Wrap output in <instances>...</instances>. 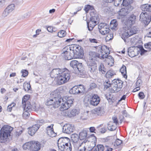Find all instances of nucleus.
<instances>
[{
  "instance_id": "1",
  "label": "nucleus",
  "mask_w": 151,
  "mask_h": 151,
  "mask_svg": "<svg viewBox=\"0 0 151 151\" xmlns=\"http://www.w3.org/2000/svg\"><path fill=\"white\" fill-rule=\"evenodd\" d=\"M52 78H55L57 83L61 85L65 83L70 79V72L66 68L53 69L50 73Z\"/></svg>"
},
{
  "instance_id": "2",
  "label": "nucleus",
  "mask_w": 151,
  "mask_h": 151,
  "mask_svg": "<svg viewBox=\"0 0 151 151\" xmlns=\"http://www.w3.org/2000/svg\"><path fill=\"white\" fill-rule=\"evenodd\" d=\"M74 99L70 97H66L63 99H49L47 100L46 104L47 105H54L55 108H57L61 105L60 109L61 111L67 109L73 104Z\"/></svg>"
},
{
  "instance_id": "3",
  "label": "nucleus",
  "mask_w": 151,
  "mask_h": 151,
  "mask_svg": "<svg viewBox=\"0 0 151 151\" xmlns=\"http://www.w3.org/2000/svg\"><path fill=\"white\" fill-rule=\"evenodd\" d=\"M137 29L135 27L131 28L130 26L127 24L124 25L120 29V34L122 38L125 41V38H127L132 35L137 33Z\"/></svg>"
},
{
  "instance_id": "4",
  "label": "nucleus",
  "mask_w": 151,
  "mask_h": 151,
  "mask_svg": "<svg viewBox=\"0 0 151 151\" xmlns=\"http://www.w3.org/2000/svg\"><path fill=\"white\" fill-rule=\"evenodd\" d=\"M13 128L10 126L4 125L1 128L0 132V142H3L6 141Z\"/></svg>"
},
{
  "instance_id": "5",
  "label": "nucleus",
  "mask_w": 151,
  "mask_h": 151,
  "mask_svg": "<svg viewBox=\"0 0 151 151\" xmlns=\"http://www.w3.org/2000/svg\"><path fill=\"white\" fill-rule=\"evenodd\" d=\"M89 55V59L87 64L89 66V70L91 72H93L96 69V65L95 60L97 55L95 52H90Z\"/></svg>"
},
{
  "instance_id": "6",
  "label": "nucleus",
  "mask_w": 151,
  "mask_h": 151,
  "mask_svg": "<svg viewBox=\"0 0 151 151\" xmlns=\"http://www.w3.org/2000/svg\"><path fill=\"white\" fill-rule=\"evenodd\" d=\"M96 50L98 52L99 56L103 59H104V57L110 53L109 48L105 45H99L96 47Z\"/></svg>"
},
{
  "instance_id": "7",
  "label": "nucleus",
  "mask_w": 151,
  "mask_h": 151,
  "mask_svg": "<svg viewBox=\"0 0 151 151\" xmlns=\"http://www.w3.org/2000/svg\"><path fill=\"white\" fill-rule=\"evenodd\" d=\"M79 46L76 45L67 46L63 49V52L62 53V55L65 58V55H66V54H68L69 51H71L72 53H74L79 51Z\"/></svg>"
},
{
  "instance_id": "8",
  "label": "nucleus",
  "mask_w": 151,
  "mask_h": 151,
  "mask_svg": "<svg viewBox=\"0 0 151 151\" xmlns=\"http://www.w3.org/2000/svg\"><path fill=\"white\" fill-rule=\"evenodd\" d=\"M91 143L87 139H86L83 142L79 143L78 147L76 148L78 149V151H85L86 149L87 150H89L92 148V147H91Z\"/></svg>"
},
{
  "instance_id": "9",
  "label": "nucleus",
  "mask_w": 151,
  "mask_h": 151,
  "mask_svg": "<svg viewBox=\"0 0 151 151\" xmlns=\"http://www.w3.org/2000/svg\"><path fill=\"white\" fill-rule=\"evenodd\" d=\"M99 19L96 15L92 16L88 22H87L88 27L89 31L92 30L94 27L99 23Z\"/></svg>"
},
{
  "instance_id": "10",
  "label": "nucleus",
  "mask_w": 151,
  "mask_h": 151,
  "mask_svg": "<svg viewBox=\"0 0 151 151\" xmlns=\"http://www.w3.org/2000/svg\"><path fill=\"white\" fill-rule=\"evenodd\" d=\"M66 109L63 110L62 114L64 116L71 117L76 116L79 113V110L77 109H73L70 111L66 110Z\"/></svg>"
},
{
  "instance_id": "11",
  "label": "nucleus",
  "mask_w": 151,
  "mask_h": 151,
  "mask_svg": "<svg viewBox=\"0 0 151 151\" xmlns=\"http://www.w3.org/2000/svg\"><path fill=\"white\" fill-rule=\"evenodd\" d=\"M114 85L112 88V92L117 93L119 91L122 87V81L120 80H114Z\"/></svg>"
},
{
  "instance_id": "12",
  "label": "nucleus",
  "mask_w": 151,
  "mask_h": 151,
  "mask_svg": "<svg viewBox=\"0 0 151 151\" xmlns=\"http://www.w3.org/2000/svg\"><path fill=\"white\" fill-rule=\"evenodd\" d=\"M139 20L145 24H148L151 20V15L146 12L142 13L140 15Z\"/></svg>"
},
{
  "instance_id": "13",
  "label": "nucleus",
  "mask_w": 151,
  "mask_h": 151,
  "mask_svg": "<svg viewBox=\"0 0 151 151\" xmlns=\"http://www.w3.org/2000/svg\"><path fill=\"white\" fill-rule=\"evenodd\" d=\"M37 123L28 128V133L31 136L33 135L39 128L40 126L42 125V122L40 120L37 121Z\"/></svg>"
},
{
  "instance_id": "14",
  "label": "nucleus",
  "mask_w": 151,
  "mask_h": 151,
  "mask_svg": "<svg viewBox=\"0 0 151 151\" xmlns=\"http://www.w3.org/2000/svg\"><path fill=\"white\" fill-rule=\"evenodd\" d=\"M70 142V139L67 137H61L60 138L58 141V147L60 150L62 149V147L65 145H68Z\"/></svg>"
},
{
  "instance_id": "15",
  "label": "nucleus",
  "mask_w": 151,
  "mask_h": 151,
  "mask_svg": "<svg viewBox=\"0 0 151 151\" xmlns=\"http://www.w3.org/2000/svg\"><path fill=\"white\" fill-rule=\"evenodd\" d=\"M70 54L69 55H65L64 59L66 60H70L73 58H81L83 57V55L82 53H81L79 51L78 52L72 53L70 52Z\"/></svg>"
},
{
  "instance_id": "16",
  "label": "nucleus",
  "mask_w": 151,
  "mask_h": 151,
  "mask_svg": "<svg viewBox=\"0 0 151 151\" xmlns=\"http://www.w3.org/2000/svg\"><path fill=\"white\" fill-rule=\"evenodd\" d=\"M74 130V125L69 124L65 125L63 128V132L67 134L73 132Z\"/></svg>"
},
{
  "instance_id": "17",
  "label": "nucleus",
  "mask_w": 151,
  "mask_h": 151,
  "mask_svg": "<svg viewBox=\"0 0 151 151\" xmlns=\"http://www.w3.org/2000/svg\"><path fill=\"white\" fill-rule=\"evenodd\" d=\"M54 124H51L50 125L47 126L46 130L47 135L51 137H54L56 136L57 134L54 131L53 126Z\"/></svg>"
},
{
  "instance_id": "18",
  "label": "nucleus",
  "mask_w": 151,
  "mask_h": 151,
  "mask_svg": "<svg viewBox=\"0 0 151 151\" xmlns=\"http://www.w3.org/2000/svg\"><path fill=\"white\" fill-rule=\"evenodd\" d=\"M82 90H80V88L78 86H75L71 89L69 91V93L71 94H77L80 93L84 90L83 86H81Z\"/></svg>"
},
{
  "instance_id": "19",
  "label": "nucleus",
  "mask_w": 151,
  "mask_h": 151,
  "mask_svg": "<svg viewBox=\"0 0 151 151\" xmlns=\"http://www.w3.org/2000/svg\"><path fill=\"white\" fill-rule=\"evenodd\" d=\"M100 101L99 96L97 95L94 94L91 98L90 105L96 106L99 104Z\"/></svg>"
},
{
  "instance_id": "20",
  "label": "nucleus",
  "mask_w": 151,
  "mask_h": 151,
  "mask_svg": "<svg viewBox=\"0 0 151 151\" xmlns=\"http://www.w3.org/2000/svg\"><path fill=\"white\" fill-rule=\"evenodd\" d=\"M93 150L96 151H104V150L105 151H112V149L109 148L108 146H105L104 147L102 145H97V147H93Z\"/></svg>"
},
{
  "instance_id": "21",
  "label": "nucleus",
  "mask_w": 151,
  "mask_h": 151,
  "mask_svg": "<svg viewBox=\"0 0 151 151\" xmlns=\"http://www.w3.org/2000/svg\"><path fill=\"white\" fill-rule=\"evenodd\" d=\"M61 88H59L52 92L50 93L51 97L53 99L58 98L59 99H62L60 95V91H61Z\"/></svg>"
},
{
  "instance_id": "22",
  "label": "nucleus",
  "mask_w": 151,
  "mask_h": 151,
  "mask_svg": "<svg viewBox=\"0 0 151 151\" xmlns=\"http://www.w3.org/2000/svg\"><path fill=\"white\" fill-rule=\"evenodd\" d=\"M137 50L134 47H129L128 49V52L129 56L131 57L136 56L137 53Z\"/></svg>"
},
{
  "instance_id": "23",
  "label": "nucleus",
  "mask_w": 151,
  "mask_h": 151,
  "mask_svg": "<svg viewBox=\"0 0 151 151\" xmlns=\"http://www.w3.org/2000/svg\"><path fill=\"white\" fill-rule=\"evenodd\" d=\"M104 62L106 64L110 66H112L113 65L114 63V59L113 58L110 56L108 55L104 57Z\"/></svg>"
},
{
  "instance_id": "24",
  "label": "nucleus",
  "mask_w": 151,
  "mask_h": 151,
  "mask_svg": "<svg viewBox=\"0 0 151 151\" xmlns=\"http://www.w3.org/2000/svg\"><path fill=\"white\" fill-rule=\"evenodd\" d=\"M71 138L72 140L75 143L74 147L76 148L78 147L79 143L77 142L78 140L79 136L76 134H73L71 136Z\"/></svg>"
},
{
  "instance_id": "25",
  "label": "nucleus",
  "mask_w": 151,
  "mask_h": 151,
  "mask_svg": "<svg viewBox=\"0 0 151 151\" xmlns=\"http://www.w3.org/2000/svg\"><path fill=\"white\" fill-rule=\"evenodd\" d=\"M92 112L95 114L99 116H101L104 113V109L100 107L92 110Z\"/></svg>"
},
{
  "instance_id": "26",
  "label": "nucleus",
  "mask_w": 151,
  "mask_h": 151,
  "mask_svg": "<svg viewBox=\"0 0 151 151\" xmlns=\"http://www.w3.org/2000/svg\"><path fill=\"white\" fill-rule=\"evenodd\" d=\"M118 23L116 19L112 20L110 24V28L113 31H116L117 29Z\"/></svg>"
},
{
  "instance_id": "27",
  "label": "nucleus",
  "mask_w": 151,
  "mask_h": 151,
  "mask_svg": "<svg viewBox=\"0 0 151 151\" xmlns=\"http://www.w3.org/2000/svg\"><path fill=\"white\" fill-rule=\"evenodd\" d=\"M22 106L24 108V111H30L32 110L31 106L29 102H22Z\"/></svg>"
},
{
  "instance_id": "28",
  "label": "nucleus",
  "mask_w": 151,
  "mask_h": 151,
  "mask_svg": "<svg viewBox=\"0 0 151 151\" xmlns=\"http://www.w3.org/2000/svg\"><path fill=\"white\" fill-rule=\"evenodd\" d=\"M136 19V17L134 14L132 15L128 19L127 23V25L131 27L135 22Z\"/></svg>"
},
{
  "instance_id": "29",
  "label": "nucleus",
  "mask_w": 151,
  "mask_h": 151,
  "mask_svg": "<svg viewBox=\"0 0 151 151\" xmlns=\"http://www.w3.org/2000/svg\"><path fill=\"white\" fill-rule=\"evenodd\" d=\"M32 149L34 151H37L41 148V144L38 142L32 141Z\"/></svg>"
},
{
  "instance_id": "30",
  "label": "nucleus",
  "mask_w": 151,
  "mask_h": 151,
  "mask_svg": "<svg viewBox=\"0 0 151 151\" xmlns=\"http://www.w3.org/2000/svg\"><path fill=\"white\" fill-rule=\"evenodd\" d=\"M79 137L81 140H84L87 139V135L86 131L83 130L81 131L79 134Z\"/></svg>"
},
{
  "instance_id": "31",
  "label": "nucleus",
  "mask_w": 151,
  "mask_h": 151,
  "mask_svg": "<svg viewBox=\"0 0 151 151\" xmlns=\"http://www.w3.org/2000/svg\"><path fill=\"white\" fill-rule=\"evenodd\" d=\"M116 126L117 125L114 123L112 122H110L108 123L107 128L108 130L112 131L116 129Z\"/></svg>"
},
{
  "instance_id": "32",
  "label": "nucleus",
  "mask_w": 151,
  "mask_h": 151,
  "mask_svg": "<svg viewBox=\"0 0 151 151\" xmlns=\"http://www.w3.org/2000/svg\"><path fill=\"white\" fill-rule=\"evenodd\" d=\"M72 150V146L70 142L68 145H65L62 147V149H61L60 151H71Z\"/></svg>"
},
{
  "instance_id": "33",
  "label": "nucleus",
  "mask_w": 151,
  "mask_h": 151,
  "mask_svg": "<svg viewBox=\"0 0 151 151\" xmlns=\"http://www.w3.org/2000/svg\"><path fill=\"white\" fill-rule=\"evenodd\" d=\"M142 9L144 11L151 12V5L148 4H143L142 6Z\"/></svg>"
},
{
  "instance_id": "34",
  "label": "nucleus",
  "mask_w": 151,
  "mask_h": 151,
  "mask_svg": "<svg viewBox=\"0 0 151 151\" xmlns=\"http://www.w3.org/2000/svg\"><path fill=\"white\" fill-rule=\"evenodd\" d=\"M32 141L26 143L23 145V148L25 150L32 149Z\"/></svg>"
},
{
  "instance_id": "35",
  "label": "nucleus",
  "mask_w": 151,
  "mask_h": 151,
  "mask_svg": "<svg viewBox=\"0 0 151 151\" xmlns=\"http://www.w3.org/2000/svg\"><path fill=\"white\" fill-rule=\"evenodd\" d=\"M78 73V72L80 73H83V68L81 63H78L77 64L76 69H74Z\"/></svg>"
},
{
  "instance_id": "36",
  "label": "nucleus",
  "mask_w": 151,
  "mask_h": 151,
  "mask_svg": "<svg viewBox=\"0 0 151 151\" xmlns=\"http://www.w3.org/2000/svg\"><path fill=\"white\" fill-rule=\"evenodd\" d=\"M116 75L115 72L112 70L108 71L106 73V77L107 78H110Z\"/></svg>"
},
{
  "instance_id": "37",
  "label": "nucleus",
  "mask_w": 151,
  "mask_h": 151,
  "mask_svg": "<svg viewBox=\"0 0 151 151\" xmlns=\"http://www.w3.org/2000/svg\"><path fill=\"white\" fill-rule=\"evenodd\" d=\"M23 86L24 89L25 91H28L31 88L30 83L27 82L24 83Z\"/></svg>"
},
{
  "instance_id": "38",
  "label": "nucleus",
  "mask_w": 151,
  "mask_h": 151,
  "mask_svg": "<svg viewBox=\"0 0 151 151\" xmlns=\"http://www.w3.org/2000/svg\"><path fill=\"white\" fill-rule=\"evenodd\" d=\"M110 29L108 27L103 28L99 30L100 33L102 35H104L109 33Z\"/></svg>"
},
{
  "instance_id": "39",
  "label": "nucleus",
  "mask_w": 151,
  "mask_h": 151,
  "mask_svg": "<svg viewBox=\"0 0 151 151\" xmlns=\"http://www.w3.org/2000/svg\"><path fill=\"white\" fill-rule=\"evenodd\" d=\"M99 70L103 74H104L106 72V70L103 64H101L99 67Z\"/></svg>"
},
{
  "instance_id": "40",
  "label": "nucleus",
  "mask_w": 151,
  "mask_h": 151,
  "mask_svg": "<svg viewBox=\"0 0 151 151\" xmlns=\"http://www.w3.org/2000/svg\"><path fill=\"white\" fill-rule=\"evenodd\" d=\"M120 71L122 75L124 76H126L127 73L126 68L124 65H122V66L121 67L120 70Z\"/></svg>"
},
{
  "instance_id": "41",
  "label": "nucleus",
  "mask_w": 151,
  "mask_h": 151,
  "mask_svg": "<svg viewBox=\"0 0 151 151\" xmlns=\"http://www.w3.org/2000/svg\"><path fill=\"white\" fill-rule=\"evenodd\" d=\"M78 63V62L77 61L73 60L70 62V64L71 67H72L74 69H75Z\"/></svg>"
},
{
  "instance_id": "42",
  "label": "nucleus",
  "mask_w": 151,
  "mask_h": 151,
  "mask_svg": "<svg viewBox=\"0 0 151 151\" xmlns=\"http://www.w3.org/2000/svg\"><path fill=\"white\" fill-rule=\"evenodd\" d=\"M14 4H11L7 6L6 9L10 13H11L14 9Z\"/></svg>"
},
{
  "instance_id": "43",
  "label": "nucleus",
  "mask_w": 151,
  "mask_h": 151,
  "mask_svg": "<svg viewBox=\"0 0 151 151\" xmlns=\"http://www.w3.org/2000/svg\"><path fill=\"white\" fill-rule=\"evenodd\" d=\"M108 27V26L105 23H101L98 25V28L99 30L103 28Z\"/></svg>"
},
{
  "instance_id": "44",
  "label": "nucleus",
  "mask_w": 151,
  "mask_h": 151,
  "mask_svg": "<svg viewBox=\"0 0 151 151\" xmlns=\"http://www.w3.org/2000/svg\"><path fill=\"white\" fill-rule=\"evenodd\" d=\"M107 34V36L106 37V41H109L113 38V33L109 32Z\"/></svg>"
},
{
  "instance_id": "45",
  "label": "nucleus",
  "mask_w": 151,
  "mask_h": 151,
  "mask_svg": "<svg viewBox=\"0 0 151 151\" xmlns=\"http://www.w3.org/2000/svg\"><path fill=\"white\" fill-rule=\"evenodd\" d=\"M89 111H87L86 112H85L83 113V115L81 116V119L83 120H86L87 119L88 117V113Z\"/></svg>"
},
{
  "instance_id": "46",
  "label": "nucleus",
  "mask_w": 151,
  "mask_h": 151,
  "mask_svg": "<svg viewBox=\"0 0 151 151\" xmlns=\"http://www.w3.org/2000/svg\"><path fill=\"white\" fill-rule=\"evenodd\" d=\"M66 35L65 32L64 30H61L58 33V36L60 37H62Z\"/></svg>"
},
{
  "instance_id": "47",
  "label": "nucleus",
  "mask_w": 151,
  "mask_h": 151,
  "mask_svg": "<svg viewBox=\"0 0 151 151\" xmlns=\"http://www.w3.org/2000/svg\"><path fill=\"white\" fill-rule=\"evenodd\" d=\"M92 97L90 96V97L89 96H86L85 97L84 99V102L85 104H90V100L91 98Z\"/></svg>"
},
{
  "instance_id": "48",
  "label": "nucleus",
  "mask_w": 151,
  "mask_h": 151,
  "mask_svg": "<svg viewBox=\"0 0 151 151\" xmlns=\"http://www.w3.org/2000/svg\"><path fill=\"white\" fill-rule=\"evenodd\" d=\"M93 9L92 6L87 5L85 6L84 10L86 13H88L89 10H92Z\"/></svg>"
},
{
  "instance_id": "49",
  "label": "nucleus",
  "mask_w": 151,
  "mask_h": 151,
  "mask_svg": "<svg viewBox=\"0 0 151 151\" xmlns=\"http://www.w3.org/2000/svg\"><path fill=\"white\" fill-rule=\"evenodd\" d=\"M10 13L9 12L5 9L2 13V16L4 18H6L8 16Z\"/></svg>"
},
{
  "instance_id": "50",
  "label": "nucleus",
  "mask_w": 151,
  "mask_h": 151,
  "mask_svg": "<svg viewBox=\"0 0 151 151\" xmlns=\"http://www.w3.org/2000/svg\"><path fill=\"white\" fill-rule=\"evenodd\" d=\"M29 111H24L23 114V117L24 119H27L29 116L30 114Z\"/></svg>"
},
{
  "instance_id": "51",
  "label": "nucleus",
  "mask_w": 151,
  "mask_h": 151,
  "mask_svg": "<svg viewBox=\"0 0 151 151\" xmlns=\"http://www.w3.org/2000/svg\"><path fill=\"white\" fill-rule=\"evenodd\" d=\"M30 97V96L29 95H26L24 96L22 98V102H29L28 100Z\"/></svg>"
},
{
  "instance_id": "52",
  "label": "nucleus",
  "mask_w": 151,
  "mask_h": 151,
  "mask_svg": "<svg viewBox=\"0 0 151 151\" xmlns=\"http://www.w3.org/2000/svg\"><path fill=\"white\" fill-rule=\"evenodd\" d=\"M111 85L109 81H106L104 83V88H106V89H107L110 87Z\"/></svg>"
},
{
  "instance_id": "53",
  "label": "nucleus",
  "mask_w": 151,
  "mask_h": 151,
  "mask_svg": "<svg viewBox=\"0 0 151 151\" xmlns=\"http://www.w3.org/2000/svg\"><path fill=\"white\" fill-rule=\"evenodd\" d=\"M47 31L50 32H55L56 31V28H53L52 27L49 26L47 28Z\"/></svg>"
},
{
  "instance_id": "54",
  "label": "nucleus",
  "mask_w": 151,
  "mask_h": 151,
  "mask_svg": "<svg viewBox=\"0 0 151 151\" xmlns=\"http://www.w3.org/2000/svg\"><path fill=\"white\" fill-rule=\"evenodd\" d=\"M21 73L22 74V76L24 77L27 76L28 74V71L26 70H22Z\"/></svg>"
},
{
  "instance_id": "55",
  "label": "nucleus",
  "mask_w": 151,
  "mask_h": 151,
  "mask_svg": "<svg viewBox=\"0 0 151 151\" xmlns=\"http://www.w3.org/2000/svg\"><path fill=\"white\" fill-rule=\"evenodd\" d=\"M129 0H124L123 1L122 4L124 6H127L129 4Z\"/></svg>"
},
{
  "instance_id": "56",
  "label": "nucleus",
  "mask_w": 151,
  "mask_h": 151,
  "mask_svg": "<svg viewBox=\"0 0 151 151\" xmlns=\"http://www.w3.org/2000/svg\"><path fill=\"white\" fill-rule=\"evenodd\" d=\"M145 47L148 49L150 50L151 49V42H148L147 44V45H145Z\"/></svg>"
},
{
  "instance_id": "57",
  "label": "nucleus",
  "mask_w": 151,
  "mask_h": 151,
  "mask_svg": "<svg viewBox=\"0 0 151 151\" xmlns=\"http://www.w3.org/2000/svg\"><path fill=\"white\" fill-rule=\"evenodd\" d=\"M131 42L133 44H135L137 41V39L134 37L131 38L130 40Z\"/></svg>"
},
{
  "instance_id": "58",
  "label": "nucleus",
  "mask_w": 151,
  "mask_h": 151,
  "mask_svg": "<svg viewBox=\"0 0 151 151\" xmlns=\"http://www.w3.org/2000/svg\"><path fill=\"white\" fill-rule=\"evenodd\" d=\"M122 142V141L121 140L117 139L115 141V144L117 146L120 145Z\"/></svg>"
},
{
  "instance_id": "59",
  "label": "nucleus",
  "mask_w": 151,
  "mask_h": 151,
  "mask_svg": "<svg viewBox=\"0 0 151 151\" xmlns=\"http://www.w3.org/2000/svg\"><path fill=\"white\" fill-rule=\"evenodd\" d=\"M112 120L113 121V123H114V124H115L116 125H117V124L118 123V120L117 119V117L116 116H114L112 117Z\"/></svg>"
},
{
  "instance_id": "60",
  "label": "nucleus",
  "mask_w": 151,
  "mask_h": 151,
  "mask_svg": "<svg viewBox=\"0 0 151 151\" xmlns=\"http://www.w3.org/2000/svg\"><path fill=\"white\" fill-rule=\"evenodd\" d=\"M142 83V81L141 79H139L136 83V86H140Z\"/></svg>"
},
{
  "instance_id": "61",
  "label": "nucleus",
  "mask_w": 151,
  "mask_h": 151,
  "mask_svg": "<svg viewBox=\"0 0 151 151\" xmlns=\"http://www.w3.org/2000/svg\"><path fill=\"white\" fill-rule=\"evenodd\" d=\"M138 96L139 98L141 99H143L145 98V95L144 93L142 92H140L139 93Z\"/></svg>"
},
{
  "instance_id": "62",
  "label": "nucleus",
  "mask_w": 151,
  "mask_h": 151,
  "mask_svg": "<svg viewBox=\"0 0 151 151\" xmlns=\"http://www.w3.org/2000/svg\"><path fill=\"white\" fill-rule=\"evenodd\" d=\"M114 4L115 6H118L121 3V1L120 0H114Z\"/></svg>"
},
{
  "instance_id": "63",
  "label": "nucleus",
  "mask_w": 151,
  "mask_h": 151,
  "mask_svg": "<svg viewBox=\"0 0 151 151\" xmlns=\"http://www.w3.org/2000/svg\"><path fill=\"white\" fill-rule=\"evenodd\" d=\"M41 31V30L40 29H37L36 31L35 35H34L33 36V37H36L38 35H39L40 34V32Z\"/></svg>"
},
{
  "instance_id": "64",
  "label": "nucleus",
  "mask_w": 151,
  "mask_h": 151,
  "mask_svg": "<svg viewBox=\"0 0 151 151\" xmlns=\"http://www.w3.org/2000/svg\"><path fill=\"white\" fill-rule=\"evenodd\" d=\"M89 40L90 42L91 43H98L97 40L95 39L89 38Z\"/></svg>"
}]
</instances>
